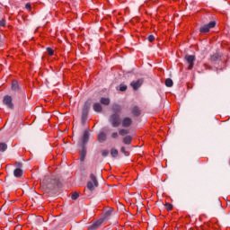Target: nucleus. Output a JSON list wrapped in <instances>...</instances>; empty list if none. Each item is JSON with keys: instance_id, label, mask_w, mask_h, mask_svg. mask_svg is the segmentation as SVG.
Returning <instances> with one entry per match:
<instances>
[{"instance_id": "nucleus-1", "label": "nucleus", "mask_w": 230, "mask_h": 230, "mask_svg": "<svg viewBox=\"0 0 230 230\" xmlns=\"http://www.w3.org/2000/svg\"><path fill=\"white\" fill-rule=\"evenodd\" d=\"M58 184V181L49 176H46L41 181V186H43V188H47V190H55Z\"/></svg>"}, {"instance_id": "nucleus-2", "label": "nucleus", "mask_w": 230, "mask_h": 230, "mask_svg": "<svg viewBox=\"0 0 230 230\" xmlns=\"http://www.w3.org/2000/svg\"><path fill=\"white\" fill-rule=\"evenodd\" d=\"M99 182L98 178H96V175L94 173H91L89 177V181H87L86 188L89 190V191H94L96 188H98Z\"/></svg>"}, {"instance_id": "nucleus-3", "label": "nucleus", "mask_w": 230, "mask_h": 230, "mask_svg": "<svg viewBox=\"0 0 230 230\" xmlns=\"http://www.w3.org/2000/svg\"><path fill=\"white\" fill-rule=\"evenodd\" d=\"M109 121L112 125V127H114L115 128L119 127V125H121V119H119V113H113L110 117Z\"/></svg>"}, {"instance_id": "nucleus-4", "label": "nucleus", "mask_w": 230, "mask_h": 230, "mask_svg": "<svg viewBox=\"0 0 230 230\" xmlns=\"http://www.w3.org/2000/svg\"><path fill=\"white\" fill-rule=\"evenodd\" d=\"M215 26H217V22L211 21L209 23L200 27L199 31L200 33H208L209 32V30H211L212 28H215Z\"/></svg>"}, {"instance_id": "nucleus-5", "label": "nucleus", "mask_w": 230, "mask_h": 230, "mask_svg": "<svg viewBox=\"0 0 230 230\" xmlns=\"http://www.w3.org/2000/svg\"><path fill=\"white\" fill-rule=\"evenodd\" d=\"M4 105L6 106L7 109H13V102L12 100V96L5 95L3 100Z\"/></svg>"}, {"instance_id": "nucleus-6", "label": "nucleus", "mask_w": 230, "mask_h": 230, "mask_svg": "<svg viewBox=\"0 0 230 230\" xmlns=\"http://www.w3.org/2000/svg\"><path fill=\"white\" fill-rule=\"evenodd\" d=\"M185 59L187 63L189 64L188 69L191 70L193 69V66H195V56L187 55L185 56Z\"/></svg>"}, {"instance_id": "nucleus-7", "label": "nucleus", "mask_w": 230, "mask_h": 230, "mask_svg": "<svg viewBox=\"0 0 230 230\" xmlns=\"http://www.w3.org/2000/svg\"><path fill=\"white\" fill-rule=\"evenodd\" d=\"M89 129H86L84 131L83 137L81 138L82 141V146H85V145H87V143H89Z\"/></svg>"}, {"instance_id": "nucleus-8", "label": "nucleus", "mask_w": 230, "mask_h": 230, "mask_svg": "<svg viewBox=\"0 0 230 230\" xmlns=\"http://www.w3.org/2000/svg\"><path fill=\"white\" fill-rule=\"evenodd\" d=\"M130 85L133 87L134 91H137V89L143 85V79L133 81L131 82Z\"/></svg>"}, {"instance_id": "nucleus-9", "label": "nucleus", "mask_w": 230, "mask_h": 230, "mask_svg": "<svg viewBox=\"0 0 230 230\" xmlns=\"http://www.w3.org/2000/svg\"><path fill=\"white\" fill-rule=\"evenodd\" d=\"M87 116H89V108H83V111H82L83 125H85V121H87Z\"/></svg>"}, {"instance_id": "nucleus-10", "label": "nucleus", "mask_w": 230, "mask_h": 230, "mask_svg": "<svg viewBox=\"0 0 230 230\" xmlns=\"http://www.w3.org/2000/svg\"><path fill=\"white\" fill-rule=\"evenodd\" d=\"M102 224H103V219H99L97 221H95L92 226H90L88 227L89 230H96L98 229V227H100V226H102Z\"/></svg>"}, {"instance_id": "nucleus-11", "label": "nucleus", "mask_w": 230, "mask_h": 230, "mask_svg": "<svg viewBox=\"0 0 230 230\" xmlns=\"http://www.w3.org/2000/svg\"><path fill=\"white\" fill-rule=\"evenodd\" d=\"M87 155V147L85 146H82V149L80 150V161H85V156Z\"/></svg>"}, {"instance_id": "nucleus-12", "label": "nucleus", "mask_w": 230, "mask_h": 230, "mask_svg": "<svg viewBox=\"0 0 230 230\" xmlns=\"http://www.w3.org/2000/svg\"><path fill=\"white\" fill-rule=\"evenodd\" d=\"M120 123H122V127H130V125H132V119L126 117Z\"/></svg>"}, {"instance_id": "nucleus-13", "label": "nucleus", "mask_w": 230, "mask_h": 230, "mask_svg": "<svg viewBox=\"0 0 230 230\" xmlns=\"http://www.w3.org/2000/svg\"><path fill=\"white\" fill-rule=\"evenodd\" d=\"M98 141L99 143H104V141H107V134H105V132L99 133Z\"/></svg>"}, {"instance_id": "nucleus-14", "label": "nucleus", "mask_w": 230, "mask_h": 230, "mask_svg": "<svg viewBox=\"0 0 230 230\" xmlns=\"http://www.w3.org/2000/svg\"><path fill=\"white\" fill-rule=\"evenodd\" d=\"M113 114H119L121 112V107L118 104H114L111 108Z\"/></svg>"}, {"instance_id": "nucleus-15", "label": "nucleus", "mask_w": 230, "mask_h": 230, "mask_svg": "<svg viewBox=\"0 0 230 230\" xmlns=\"http://www.w3.org/2000/svg\"><path fill=\"white\" fill-rule=\"evenodd\" d=\"M103 108H102V104H100V102H96L93 104V111L95 112H102Z\"/></svg>"}, {"instance_id": "nucleus-16", "label": "nucleus", "mask_w": 230, "mask_h": 230, "mask_svg": "<svg viewBox=\"0 0 230 230\" xmlns=\"http://www.w3.org/2000/svg\"><path fill=\"white\" fill-rule=\"evenodd\" d=\"M13 175H14V177H17V178L22 177V169H21V168H16V169L14 170V172H13Z\"/></svg>"}, {"instance_id": "nucleus-17", "label": "nucleus", "mask_w": 230, "mask_h": 230, "mask_svg": "<svg viewBox=\"0 0 230 230\" xmlns=\"http://www.w3.org/2000/svg\"><path fill=\"white\" fill-rule=\"evenodd\" d=\"M123 143H124V145H131V143H132V137L131 136H126L123 138Z\"/></svg>"}, {"instance_id": "nucleus-18", "label": "nucleus", "mask_w": 230, "mask_h": 230, "mask_svg": "<svg viewBox=\"0 0 230 230\" xmlns=\"http://www.w3.org/2000/svg\"><path fill=\"white\" fill-rule=\"evenodd\" d=\"M132 114L134 116H139L141 114V111H139V108L137 106H134L131 111Z\"/></svg>"}, {"instance_id": "nucleus-19", "label": "nucleus", "mask_w": 230, "mask_h": 230, "mask_svg": "<svg viewBox=\"0 0 230 230\" xmlns=\"http://www.w3.org/2000/svg\"><path fill=\"white\" fill-rule=\"evenodd\" d=\"M12 90L13 91H19V83L17 81H13Z\"/></svg>"}, {"instance_id": "nucleus-20", "label": "nucleus", "mask_w": 230, "mask_h": 230, "mask_svg": "<svg viewBox=\"0 0 230 230\" xmlns=\"http://www.w3.org/2000/svg\"><path fill=\"white\" fill-rule=\"evenodd\" d=\"M102 105H109L111 103V100L109 98L102 97L101 98Z\"/></svg>"}, {"instance_id": "nucleus-21", "label": "nucleus", "mask_w": 230, "mask_h": 230, "mask_svg": "<svg viewBox=\"0 0 230 230\" xmlns=\"http://www.w3.org/2000/svg\"><path fill=\"white\" fill-rule=\"evenodd\" d=\"M165 85H166V87H172L173 86V81L171 78H167L165 80Z\"/></svg>"}, {"instance_id": "nucleus-22", "label": "nucleus", "mask_w": 230, "mask_h": 230, "mask_svg": "<svg viewBox=\"0 0 230 230\" xmlns=\"http://www.w3.org/2000/svg\"><path fill=\"white\" fill-rule=\"evenodd\" d=\"M119 134L120 136H127V134H130V131L128 129H119Z\"/></svg>"}, {"instance_id": "nucleus-23", "label": "nucleus", "mask_w": 230, "mask_h": 230, "mask_svg": "<svg viewBox=\"0 0 230 230\" xmlns=\"http://www.w3.org/2000/svg\"><path fill=\"white\" fill-rule=\"evenodd\" d=\"M8 146L5 143H0V152H5Z\"/></svg>"}, {"instance_id": "nucleus-24", "label": "nucleus", "mask_w": 230, "mask_h": 230, "mask_svg": "<svg viewBox=\"0 0 230 230\" xmlns=\"http://www.w3.org/2000/svg\"><path fill=\"white\" fill-rule=\"evenodd\" d=\"M112 215V209L106 210L104 212V217L107 218L108 217H111Z\"/></svg>"}, {"instance_id": "nucleus-25", "label": "nucleus", "mask_w": 230, "mask_h": 230, "mask_svg": "<svg viewBox=\"0 0 230 230\" xmlns=\"http://www.w3.org/2000/svg\"><path fill=\"white\" fill-rule=\"evenodd\" d=\"M111 155L112 157H118V150L117 149H111Z\"/></svg>"}, {"instance_id": "nucleus-26", "label": "nucleus", "mask_w": 230, "mask_h": 230, "mask_svg": "<svg viewBox=\"0 0 230 230\" xmlns=\"http://www.w3.org/2000/svg\"><path fill=\"white\" fill-rule=\"evenodd\" d=\"M78 197H80V194H78V192H74L71 198H72V200H76Z\"/></svg>"}, {"instance_id": "nucleus-27", "label": "nucleus", "mask_w": 230, "mask_h": 230, "mask_svg": "<svg viewBox=\"0 0 230 230\" xmlns=\"http://www.w3.org/2000/svg\"><path fill=\"white\" fill-rule=\"evenodd\" d=\"M165 208H166V209H167L168 211H172L173 206H172V204H170V203H166V204H165Z\"/></svg>"}, {"instance_id": "nucleus-28", "label": "nucleus", "mask_w": 230, "mask_h": 230, "mask_svg": "<svg viewBox=\"0 0 230 230\" xmlns=\"http://www.w3.org/2000/svg\"><path fill=\"white\" fill-rule=\"evenodd\" d=\"M102 157H107V155H109V150H102Z\"/></svg>"}, {"instance_id": "nucleus-29", "label": "nucleus", "mask_w": 230, "mask_h": 230, "mask_svg": "<svg viewBox=\"0 0 230 230\" xmlns=\"http://www.w3.org/2000/svg\"><path fill=\"white\" fill-rule=\"evenodd\" d=\"M147 40H149V42H154V40H155V37L154 35H150L148 36Z\"/></svg>"}, {"instance_id": "nucleus-30", "label": "nucleus", "mask_w": 230, "mask_h": 230, "mask_svg": "<svg viewBox=\"0 0 230 230\" xmlns=\"http://www.w3.org/2000/svg\"><path fill=\"white\" fill-rule=\"evenodd\" d=\"M119 91H121V92L127 91V85H125V84H120V86H119Z\"/></svg>"}, {"instance_id": "nucleus-31", "label": "nucleus", "mask_w": 230, "mask_h": 230, "mask_svg": "<svg viewBox=\"0 0 230 230\" xmlns=\"http://www.w3.org/2000/svg\"><path fill=\"white\" fill-rule=\"evenodd\" d=\"M47 52L49 53V55H50V57L53 55L54 51L52 50L51 48H48L47 49Z\"/></svg>"}, {"instance_id": "nucleus-32", "label": "nucleus", "mask_w": 230, "mask_h": 230, "mask_svg": "<svg viewBox=\"0 0 230 230\" xmlns=\"http://www.w3.org/2000/svg\"><path fill=\"white\" fill-rule=\"evenodd\" d=\"M6 25V21L4 19L0 20V26H5Z\"/></svg>"}, {"instance_id": "nucleus-33", "label": "nucleus", "mask_w": 230, "mask_h": 230, "mask_svg": "<svg viewBox=\"0 0 230 230\" xmlns=\"http://www.w3.org/2000/svg\"><path fill=\"white\" fill-rule=\"evenodd\" d=\"M111 137H113V139H116V137H118V132H113L111 134Z\"/></svg>"}, {"instance_id": "nucleus-34", "label": "nucleus", "mask_w": 230, "mask_h": 230, "mask_svg": "<svg viewBox=\"0 0 230 230\" xmlns=\"http://www.w3.org/2000/svg\"><path fill=\"white\" fill-rule=\"evenodd\" d=\"M25 8L26 10H31V4H26Z\"/></svg>"}, {"instance_id": "nucleus-35", "label": "nucleus", "mask_w": 230, "mask_h": 230, "mask_svg": "<svg viewBox=\"0 0 230 230\" xmlns=\"http://www.w3.org/2000/svg\"><path fill=\"white\" fill-rule=\"evenodd\" d=\"M120 152H122V154H125L127 155V151L125 150V146L121 147Z\"/></svg>"}]
</instances>
